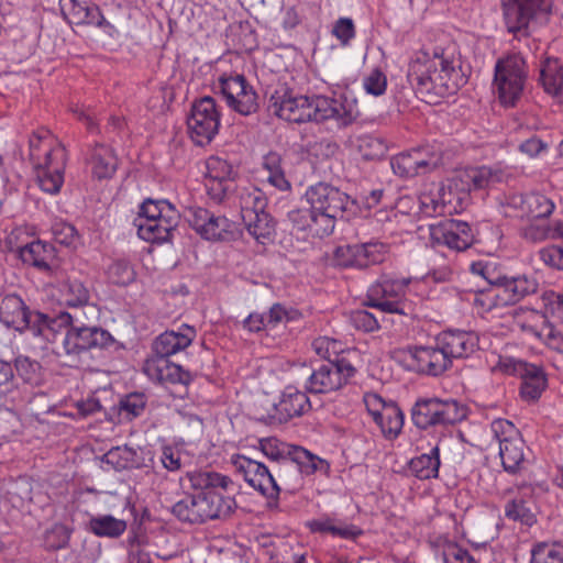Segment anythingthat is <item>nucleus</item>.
<instances>
[{"mask_svg":"<svg viewBox=\"0 0 563 563\" xmlns=\"http://www.w3.org/2000/svg\"><path fill=\"white\" fill-rule=\"evenodd\" d=\"M190 487L197 493L186 495L173 507V515L183 522L201 525L209 520L227 519L238 505L231 493L236 492L233 479L210 470L187 473Z\"/></svg>","mask_w":563,"mask_h":563,"instance_id":"f257e3e1","label":"nucleus"},{"mask_svg":"<svg viewBox=\"0 0 563 563\" xmlns=\"http://www.w3.org/2000/svg\"><path fill=\"white\" fill-rule=\"evenodd\" d=\"M407 77L419 98L430 104L455 93L466 82L454 46L418 51L409 63Z\"/></svg>","mask_w":563,"mask_h":563,"instance_id":"f03ea898","label":"nucleus"},{"mask_svg":"<svg viewBox=\"0 0 563 563\" xmlns=\"http://www.w3.org/2000/svg\"><path fill=\"white\" fill-rule=\"evenodd\" d=\"M29 147L40 188L49 195L59 192L67 163L64 145L54 140L48 130L41 128L30 136Z\"/></svg>","mask_w":563,"mask_h":563,"instance_id":"7ed1b4c3","label":"nucleus"},{"mask_svg":"<svg viewBox=\"0 0 563 563\" xmlns=\"http://www.w3.org/2000/svg\"><path fill=\"white\" fill-rule=\"evenodd\" d=\"M69 317L71 318L70 322L55 325L48 340H53L60 328L66 329L60 346L54 350L62 365L77 367L80 365L82 356L89 351L109 349L114 345L115 340L107 330L87 327L79 321L77 316L69 313Z\"/></svg>","mask_w":563,"mask_h":563,"instance_id":"20e7f679","label":"nucleus"},{"mask_svg":"<svg viewBox=\"0 0 563 563\" xmlns=\"http://www.w3.org/2000/svg\"><path fill=\"white\" fill-rule=\"evenodd\" d=\"M0 321L15 331L30 330L34 335L49 340V333L55 330V325L66 324L71 321V318L66 311L58 313L55 318L32 311L20 295L10 292L0 295Z\"/></svg>","mask_w":563,"mask_h":563,"instance_id":"39448f33","label":"nucleus"},{"mask_svg":"<svg viewBox=\"0 0 563 563\" xmlns=\"http://www.w3.org/2000/svg\"><path fill=\"white\" fill-rule=\"evenodd\" d=\"M553 0H503L504 23L515 37H528L534 27L549 19Z\"/></svg>","mask_w":563,"mask_h":563,"instance_id":"423d86ee","label":"nucleus"},{"mask_svg":"<svg viewBox=\"0 0 563 563\" xmlns=\"http://www.w3.org/2000/svg\"><path fill=\"white\" fill-rule=\"evenodd\" d=\"M467 417V407L455 399L420 398L411 408L412 423L420 430L446 427Z\"/></svg>","mask_w":563,"mask_h":563,"instance_id":"0eeeda50","label":"nucleus"},{"mask_svg":"<svg viewBox=\"0 0 563 563\" xmlns=\"http://www.w3.org/2000/svg\"><path fill=\"white\" fill-rule=\"evenodd\" d=\"M527 77V65L521 55L509 54L496 62L493 87L503 106L517 104L523 93Z\"/></svg>","mask_w":563,"mask_h":563,"instance_id":"6e6552de","label":"nucleus"},{"mask_svg":"<svg viewBox=\"0 0 563 563\" xmlns=\"http://www.w3.org/2000/svg\"><path fill=\"white\" fill-rule=\"evenodd\" d=\"M410 283L411 278H394L382 275L368 287L364 305L385 313L406 316L409 306L405 300V295Z\"/></svg>","mask_w":563,"mask_h":563,"instance_id":"1a4fd4ad","label":"nucleus"},{"mask_svg":"<svg viewBox=\"0 0 563 563\" xmlns=\"http://www.w3.org/2000/svg\"><path fill=\"white\" fill-rule=\"evenodd\" d=\"M310 207L317 211L330 212L342 220H350L355 214L357 205L346 192L328 183H317L306 190Z\"/></svg>","mask_w":563,"mask_h":563,"instance_id":"9d476101","label":"nucleus"},{"mask_svg":"<svg viewBox=\"0 0 563 563\" xmlns=\"http://www.w3.org/2000/svg\"><path fill=\"white\" fill-rule=\"evenodd\" d=\"M185 218L195 232L207 241L229 242L238 235L233 221L206 208L189 207L185 211Z\"/></svg>","mask_w":563,"mask_h":563,"instance_id":"9b49d317","label":"nucleus"},{"mask_svg":"<svg viewBox=\"0 0 563 563\" xmlns=\"http://www.w3.org/2000/svg\"><path fill=\"white\" fill-rule=\"evenodd\" d=\"M356 369L346 358H336L314 368L305 388L311 394H328L345 386Z\"/></svg>","mask_w":563,"mask_h":563,"instance_id":"f8f14e48","label":"nucleus"},{"mask_svg":"<svg viewBox=\"0 0 563 563\" xmlns=\"http://www.w3.org/2000/svg\"><path fill=\"white\" fill-rule=\"evenodd\" d=\"M310 121L324 122L332 120L339 128L353 124L360 117L357 104L345 96H316L310 99Z\"/></svg>","mask_w":563,"mask_h":563,"instance_id":"ddd939ff","label":"nucleus"},{"mask_svg":"<svg viewBox=\"0 0 563 563\" xmlns=\"http://www.w3.org/2000/svg\"><path fill=\"white\" fill-rule=\"evenodd\" d=\"M187 125L189 135L196 144L210 143L220 126V114L216 100L209 96L196 100L187 118Z\"/></svg>","mask_w":563,"mask_h":563,"instance_id":"4468645a","label":"nucleus"},{"mask_svg":"<svg viewBox=\"0 0 563 563\" xmlns=\"http://www.w3.org/2000/svg\"><path fill=\"white\" fill-rule=\"evenodd\" d=\"M218 88L228 107L242 115H251L258 110V96L243 75L223 74L218 79Z\"/></svg>","mask_w":563,"mask_h":563,"instance_id":"2eb2a0df","label":"nucleus"},{"mask_svg":"<svg viewBox=\"0 0 563 563\" xmlns=\"http://www.w3.org/2000/svg\"><path fill=\"white\" fill-rule=\"evenodd\" d=\"M230 461L251 487L267 499L277 501L280 487L268 466L242 454H233Z\"/></svg>","mask_w":563,"mask_h":563,"instance_id":"dca6fc26","label":"nucleus"},{"mask_svg":"<svg viewBox=\"0 0 563 563\" xmlns=\"http://www.w3.org/2000/svg\"><path fill=\"white\" fill-rule=\"evenodd\" d=\"M268 111L294 123L310 121V98L296 93L286 85H279L271 95Z\"/></svg>","mask_w":563,"mask_h":563,"instance_id":"f3484780","label":"nucleus"},{"mask_svg":"<svg viewBox=\"0 0 563 563\" xmlns=\"http://www.w3.org/2000/svg\"><path fill=\"white\" fill-rule=\"evenodd\" d=\"M554 202L540 192L512 194L506 198L504 212L507 217L543 219L551 216Z\"/></svg>","mask_w":563,"mask_h":563,"instance_id":"a211bd4d","label":"nucleus"},{"mask_svg":"<svg viewBox=\"0 0 563 563\" xmlns=\"http://www.w3.org/2000/svg\"><path fill=\"white\" fill-rule=\"evenodd\" d=\"M430 240L433 245H444L457 252L467 250L474 241L468 223L459 220H444L431 224Z\"/></svg>","mask_w":563,"mask_h":563,"instance_id":"6ab92c4d","label":"nucleus"},{"mask_svg":"<svg viewBox=\"0 0 563 563\" xmlns=\"http://www.w3.org/2000/svg\"><path fill=\"white\" fill-rule=\"evenodd\" d=\"M538 283L527 275L498 276L494 280L490 294L500 305H515L526 296L536 292Z\"/></svg>","mask_w":563,"mask_h":563,"instance_id":"aec40b11","label":"nucleus"},{"mask_svg":"<svg viewBox=\"0 0 563 563\" xmlns=\"http://www.w3.org/2000/svg\"><path fill=\"white\" fill-rule=\"evenodd\" d=\"M410 355L415 371L428 376H440L452 366L449 356L437 341L434 345H420L410 349Z\"/></svg>","mask_w":563,"mask_h":563,"instance_id":"412c9836","label":"nucleus"},{"mask_svg":"<svg viewBox=\"0 0 563 563\" xmlns=\"http://www.w3.org/2000/svg\"><path fill=\"white\" fill-rule=\"evenodd\" d=\"M311 402L305 391L298 390L294 386H287L274 406L273 422L286 423L294 418H298L310 411Z\"/></svg>","mask_w":563,"mask_h":563,"instance_id":"4be33fe9","label":"nucleus"},{"mask_svg":"<svg viewBox=\"0 0 563 563\" xmlns=\"http://www.w3.org/2000/svg\"><path fill=\"white\" fill-rule=\"evenodd\" d=\"M179 222V213L175 208H167L163 216L154 220H141L139 236L147 242L163 243L172 240L173 232Z\"/></svg>","mask_w":563,"mask_h":563,"instance_id":"5701e85b","label":"nucleus"},{"mask_svg":"<svg viewBox=\"0 0 563 563\" xmlns=\"http://www.w3.org/2000/svg\"><path fill=\"white\" fill-rule=\"evenodd\" d=\"M196 334L195 328L188 324H183L178 331H165L153 343V357L169 358V356L187 349L192 343Z\"/></svg>","mask_w":563,"mask_h":563,"instance_id":"b1692460","label":"nucleus"},{"mask_svg":"<svg viewBox=\"0 0 563 563\" xmlns=\"http://www.w3.org/2000/svg\"><path fill=\"white\" fill-rule=\"evenodd\" d=\"M435 340L451 363L453 358L468 357L478 347L477 336L466 331H444Z\"/></svg>","mask_w":563,"mask_h":563,"instance_id":"393cba45","label":"nucleus"},{"mask_svg":"<svg viewBox=\"0 0 563 563\" xmlns=\"http://www.w3.org/2000/svg\"><path fill=\"white\" fill-rule=\"evenodd\" d=\"M16 253L23 264L33 266L56 278L62 276V272L54 271L51 266V262L55 256L53 245L36 240L18 247Z\"/></svg>","mask_w":563,"mask_h":563,"instance_id":"a878e982","label":"nucleus"},{"mask_svg":"<svg viewBox=\"0 0 563 563\" xmlns=\"http://www.w3.org/2000/svg\"><path fill=\"white\" fill-rule=\"evenodd\" d=\"M144 372L148 377L162 384H183L188 385L192 380L189 372L180 365L169 361V358L151 357L145 362Z\"/></svg>","mask_w":563,"mask_h":563,"instance_id":"bb28decb","label":"nucleus"},{"mask_svg":"<svg viewBox=\"0 0 563 563\" xmlns=\"http://www.w3.org/2000/svg\"><path fill=\"white\" fill-rule=\"evenodd\" d=\"M521 378L520 397L527 402L537 401L548 386L547 375L537 365L529 364L519 376Z\"/></svg>","mask_w":563,"mask_h":563,"instance_id":"cd10ccee","label":"nucleus"},{"mask_svg":"<svg viewBox=\"0 0 563 563\" xmlns=\"http://www.w3.org/2000/svg\"><path fill=\"white\" fill-rule=\"evenodd\" d=\"M516 325L527 335L536 338L540 341L543 333L549 329L551 322L548 320L545 313L529 309L520 308L515 312Z\"/></svg>","mask_w":563,"mask_h":563,"instance_id":"c85d7f7f","label":"nucleus"},{"mask_svg":"<svg viewBox=\"0 0 563 563\" xmlns=\"http://www.w3.org/2000/svg\"><path fill=\"white\" fill-rule=\"evenodd\" d=\"M498 448L501 464L506 472L516 474L526 470L529 462L526 459L527 448L522 437L505 442Z\"/></svg>","mask_w":563,"mask_h":563,"instance_id":"c756f323","label":"nucleus"},{"mask_svg":"<svg viewBox=\"0 0 563 563\" xmlns=\"http://www.w3.org/2000/svg\"><path fill=\"white\" fill-rule=\"evenodd\" d=\"M89 164L92 175L98 179L112 177L118 166V158L109 146L96 143L91 150Z\"/></svg>","mask_w":563,"mask_h":563,"instance_id":"7c9ffc66","label":"nucleus"},{"mask_svg":"<svg viewBox=\"0 0 563 563\" xmlns=\"http://www.w3.org/2000/svg\"><path fill=\"white\" fill-rule=\"evenodd\" d=\"M540 81L548 95L563 97V64L558 58L543 60L540 66Z\"/></svg>","mask_w":563,"mask_h":563,"instance_id":"2f4dec72","label":"nucleus"},{"mask_svg":"<svg viewBox=\"0 0 563 563\" xmlns=\"http://www.w3.org/2000/svg\"><path fill=\"white\" fill-rule=\"evenodd\" d=\"M272 473L277 479L280 492L285 490L292 494L298 492L303 485V478L299 473V468L290 456L283 459L282 462L274 465Z\"/></svg>","mask_w":563,"mask_h":563,"instance_id":"473e14b6","label":"nucleus"},{"mask_svg":"<svg viewBox=\"0 0 563 563\" xmlns=\"http://www.w3.org/2000/svg\"><path fill=\"white\" fill-rule=\"evenodd\" d=\"M59 296L64 305L68 307H81L89 302L90 291L84 282L67 276L59 285Z\"/></svg>","mask_w":563,"mask_h":563,"instance_id":"72a5a7b5","label":"nucleus"},{"mask_svg":"<svg viewBox=\"0 0 563 563\" xmlns=\"http://www.w3.org/2000/svg\"><path fill=\"white\" fill-rule=\"evenodd\" d=\"M126 527L125 520L111 515L91 517L88 521L89 531L100 538L117 539L125 532Z\"/></svg>","mask_w":563,"mask_h":563,"instance_id":"f704fd0d","label":"nucleus"},{"mask_svg":"<svg viewBox=\"0 0 563 563\" xmlns=\"http://www.w3.org/2000/svg\"><path fill=\"white\" fill-rule=\"evenodd\" d=\"M462 180L468 186V189H484L488 186L503 180V172L489 166H481L466 169L462 175Z\"/></svg>","mask_w":563,"mask_h":563,"instance_id":"c9c22d12","label":"nucleus"},{"mask_svg":"<svg viewBox=\"0 0 563 563\" xmlns=\"http://www.w3.org/2000/svg\"><path fill=\"white\" fill-rule=\"evenodd\" d=\"M439 467L440 455L438 446L432 448L428 454H421L412 459L409 463L410 472L419 479L438 477Z\"/></svg>","mask_w":563,"mask_h":563,"instance_id":"e433bc0d","label":"nucleus"},{"mask_svg":"<svg viewBox=\"0 0 563 563\" xmlns=\"http://www.w3.org/2000/svg\"><path fill=\"white\" fill-rule=\"evenodd\" d=\"M243 222L247 232L261 244H266L275 234V222L267 212L249 216Z\"/></svg>","mask_w":563,"mask_h":563,"instance_id":"4c0bfd02","label":"nucleus"},{"mask_svg":"<svg viewBox=\"0 0 563 563\" xmlns=\"http://www.w3.org/2000/svg\"><path fill=\"white\" fill-rule=\"evenodd\" d=\"M374 421L385 438L395 439L402 430L404 413L396 402L389 401L387 409Z\"/></svg>","mask_w":563,"mask_h":563,"instance_id":"58836bf2","label":"nucleus"},{"mask_svg":"<svg viewBox=\"0 0 563 563\" xmlns=\"http://www.w3.org/2000/svg\"><path fill=\"white\" fill-rule=\"evenodd\" d=\"M75 25L99 27L111 38L119 34L117 27L104 18L99 5L95 3H88L85 7L81 15L79 16V20H77Z\"/></svg>","mask_w":563,"mask_h":563,"instance_id":"ea45409f","label":"nucleus"},{"mask_svg":"<svg viewBox=\"0 0 563 563\" xmlns=\"http://www.w3.org/2000/svg\"><path fill=\"white\" fill-rule=\"evenodd\" d=\"M263 167L267 172V181L279 190L290 188L282 167V157L276 152H269L263 157Z\"/></svg>","mask_w":563,"mask_h":563,"instance_id":"a19ab883","label":"nucleus"},{"mask_svg":"<svg viewBox=\"0 0 563 563\" xmlns=\"http://www.w3.org/2000/svg\"><path fill=\"white\" fill-rule=\"evenodd\" d=\"M360 252V261L362 268H367L371 265L383 263L389 252V246L383 242L371 241L367 243L357 244Z\"/></svg>","mask_w":563,"mask_h":563,"instance_id":"79ce46f5","label":"nucleus"},{"mask_svg":"<svg viewBox=\"0 0 563 563\" xmlns=\"http://www.w3.org/2000/svg\"><path fill=\"white\" fill-rule=\"evenodd\" d=\"M531 563H563V544L539 542L531 550Z\"/></svg>","mask_w":563,"mask_h":563,"instance_id":"37998d69","label":"nucleus"},{"mask_svg":"<svg viewBox=\"0 0 563 563\" xmlns=\"http://www.w3.org/2000/svg\"><path fill=\"white\" fill-rule=\"evenodd\" d=\"M531 505L532 501L530 500L515 498L506 505L505 515L510 520L531 527L536 522V515Z\"/></svg>","mask_w":563,"mask_h":563,"instance_id":"c03bdc74","label":"nucleus"},{"mask_svg":"<svg viewBox=\"0 0 563 563\" xmlns=\"http://www.w3.org/2000/svg\"><path fill=\"white\" fill-rule=\"evenodd\" d=\"M267 199L264 194L254 188L241 194V217L242 220L254 217V214L266 212Z\"/></svg>","mask_w":563,"mask_h":563,"instance_id":"a18cd8bd","label":"nucleus"},{"mask_svg":"<svg viewBox=\"0 0 563 563\" xmlns=\"http://www.w3.org/2000/svg\"><path fill=\"white\" fill-rule=\"evenodd\" d=\"M420 210L428 217L445 216L443 198L435 189V184H432L429 189L422 191L419 196Z\"/></svg>","mask_w":563,"mask_h":563,"instance_id":"49530a36","label":"nucleus"},{"mask_svg":"<svg viewBox=\"0 0 563 563\" xmlns=\"http://www.w3.org/2000/svg\"><path fill=\"white\" fill-rule=\"evenodd\" d=\"M18 376L26 384L38 385L42 380V366L37 361L20 355L14 360Z\"/></svg>","mask_w":563,"mask_h":563,"instance_id":"de8ad7c7","label":"nucleus"},{"mask_svg":"<svg viewBox=\"0 0 563 563\" xmlns=\"http://www.w3.org/2000/svg\"><path fill=\"white\" fill-rule=\"evenodd\" d=\"M413 158L417 159L423 174H427L442 164V151L434 145H423L412 148Z\"/></svg>","mask_w":563,"mask_h":563,"instance_id":"09e8293b","label":"nucleus"},{"mask_svg":"<svg viewBox=\"0 0 563 563\" xmlns=\"http://www.w3.org/2000/svg\"><path fill=\"white\" fill-rule=\"evenodd\" d=\"M288 454L297 464L302 478L303 475L313 474L318 470L319 464L323 463V460L319 459L301 446L289 448Z\"/></svg>","mask_w":563,"mask_h":563,"instance_id":"8fccbe9b","label":"nucleus"},{"mask_svg":"<svg viewBox=\"0 0 563 563\" xmlns=\"http://www.w3.org/2000/svg\"><path fill=\"white\" fill-rule=\"evenodd\" d=\"M391 168L400 177H415L423 174L417 159L413 158L412 150L400 153L391 158Z\"/></svg>","mask_w":563,"mask_h":563,"instance_id":"3c124183","label":"nucleus"},{"mask_svg":"<svg viewBox=\"0 0 563 563\" xmlns=\"http://www.w3.org/2000/svg\"><path fill=\"white\" fill-rule=\"evenodd\" d=\"M358 153L366 161H374L386 154L387 147L379 137L366 134L357 139L356 144Z\"/></svg>","mask_w":563,"mask_h":563,"instance_id":"603ef678","label":"nucleus"},{"mask_svg":"<svg viewBox=\"0 0 563 563\" xmlns=\"http://www.w3.org/2000/svg\"><path fill=\"white\" fill-rule=\"evenodd\" d=\"M439 552L444 563H476L466 549L453 541L445 540Z\"/></svg>","mask_w":563,"mask_h":563,"instance_id":"864d4df0","label":"nucleus"},{"mask_svg":"<svg viewBox=\"0 0 563 563\" xmlns=\"http://www.w3.org/2000/svg\"><path fill=\"white\" fill-rule=\"evenodd\" d=\"M53 239L56 243L75 247L79 241V234L76 228L63 220H57L52 225Z\"/></svg>","mask_w":563,"mask_h":563,"instance_id":"5fc2aeb1","label":"nucleus"},{"mask_svg":"<svg viewBox=\"0 0 563 563\" xmlns=\"http://www.w3.org/2000/svg\"><path fill=\"white\" fill-rule=\"evenodd\" d=\"M313 351L327 362L334 361L343 351L342 343L329 336H320L312 341Z\"/></svg>","mask_w":563,"mask_h":563,"instance_id":"6e6d98bb","label":"nucleus"},{"mask_svg":"<svg viewBox=\"0 0 563 563\" xmlns=\"http://www.w3.org/2000/svg\"><path fill=\"white\" fill-rule=\"evenodd\" d=\"M146 407V397L142 393H132L126 395L120 401V412L129 420L140 417Z\"/></svg>","mask_w":563,"mask_h":563,"instance_id":"4d7b16f0","label":"nucleus"},{"mask_svg":"<svg viewBox=\"0 0 563 563\" xmlns=\"http://www.w3.org/2000/svg\"><path fill=\"white\" fill-rule=\"evenodd\" d=\"M333 262L340 267L361 268L360 252L357 244L338 246L333 252Z\"/></svg>","mask_w":563,"mask_h":563,"instance_id":"13d9d810","label":"nucleus"},{"mask_svg":"<svg viewBox=\"0 0 563 563\" xmlns=\"http://www.w3.org/2000/svg\"><path fill=\"white\" fill-rule=\"evenodd\" d=\"M108 275L113 284L120 286H126L135 279V272L132 265L124 260L113 262L109 266Z\"/></svg>","mask_w":563,"mask_h":563,"instance_id":"bf43d9fd","label":"nucleus"},{"mask_svg":"<svg viewBox=\"0 0 563 563\" xmlns=\"http://www.w3.org/2000/svg\"><path fill=\"white\" fill-rule=\"evenodd\" d=\"M134 455L135 451L126 445L115 446L104 454L103 460L107 464H111L117 471H120L132 466Z\"/></svg>","mask_w":563,"mask_h":563,"instance_id":"052dcab7","label":"nucleus"},{"mask_svg":"<svg viewBox=\"0 0 563 563\" xmlns=\"http://www.w3.org/2000/svg\"><path fill=\"white\" fill-rule=\"evenodd\" d=\"M490 430L498 446L505 442L514 441L521 437L516 426L507 419H496L490 424Z\"/></svg>","mask_w":563,"mask_h":563,"instance_id":"680f3d73","label":"nucleus"},{"mask_svg":"<svg viewBox=\"0 0 563 563\" xmlns=\"http://www.w3.org/2000/svg\"><path fill=\"white\" fill-rule=\"evenodd\" d=\"M167 208L174 207L166 200L146 199L140 207L139 214L134 220V225L137 228L141 220H154L159 218Z\"/></svg>","mask_w":563,"mask_h":563,"instance_id":"e2e57ef3","label":"nucleus"},{"mask_svg":"<svg viewBox=\"0 0 563 563\" xmlns=\"http://www.w3.org/2000/svg\"><path fill=\"white\" fill-rule=\"evenodd\" d=\"M206 188L212 200L222 202L234 190V179L220 180L206 177Z\"/></svg>","mask_w":563,"mask_h":563,"instance_id":"0e129e2a","label":"nucleus"},{"mask_svg":"<svg viewBox=\"0 0 563 563\" xmlns=\"http://www.w3.org/2000/svg\"><path fill=\"white\" fill-rule=\"evenodd\" d=\"M232 165L223 158L211 156L207 161V175L206 177L213 179H234Z\"/></svg>","mask_w":563,"mask_h":563,"instance_id":"69168bd1","label":"nucleus"},{"mask_svg":"<svg viewBox=\"0 0 563 563\" xmlns=\"http://www.w3.org/2000/svg\"><path fill=\"white\" fill-rule=\"evenodd\" d=\"M261 451L272 460L275 465L282 462L283 459H288V450L286 445L279 442L276 438H266L260 440Z\"/></svg>","mask_w":563,"mask_h":563,"instance_id":"338daca9","label":"nucleus"},{"mask_svg":"<svg viewBox=\"0 0 563 563\" xmlns=\"http://www.w3.org/2000/svg\"><path fill=\"white\" fill-rule=\"evenodd\" d=\"M351 324L363 332H374L379 329L376 317L367 310H355L350 314Z\"/></svg>","mask_w":563,"mask_h":563,"instance_id":"774afa93","label":"nucleus"}]
</instances>
